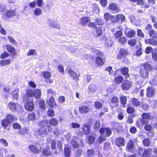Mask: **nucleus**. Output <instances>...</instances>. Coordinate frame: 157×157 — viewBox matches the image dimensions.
<instances>
[{"label": "nucleus", "instance_id": "nucleus-1", "mask_svg": "<svg viewBox=\"0 0 157 157\" xmlns=\"http://www.w3.org/2000/svg\"><path fill=\"white\" fill-rule=\"evenodd\" d=\"M142 117L139 119L137 122L140 124L139 125H144L148 124V120H150L151 117V115L149 113H143L141 115Z\"/></svg>", "mask_w": 157, "mask_h": 157}, {"label": "nucleus", "instance_id": "nucleus-2", "mask_svg": "<svg viewBox=\"0 0 157 157\" xmlns=\"http://www.w3.org/2000/svg\"><path fill=\"white\" fill-rule=\"evenodd\" d=\"M98 56L96 58L95 63L97 66H99L103 65L105 62L103 53L99 50H97L96 52Z\"/></svg>", "mask_w": 157, "mask_h": 157}, {"label": "nucleus", "instance_id": "nucleus-3", "mask_svg": "<svg viewBox=\"0 0 157 157\" xmlns=\"http://www.w3.org/2000/svg\"><path fill=\"white\" fill-rule=\"evenodd\" d=\"M139 154L142 157H153L151 154L152 149L147 148L146 149H143L141 147L138 148Z\"/></svg>", "mask_w": 157, "mask_h": 157}, {"label": "nucleus", "instance_id": "nucleus-4", "mask_svg": "<svg viewBox=\"0 0 157 157\" xmlns=\"http://www.w3.org/2000/svg\"><path fill=\"white\" fill-rule=\"evenodd\" d=\"M99 132L101 134L105 137H109L112 133L111 129L109 128H101Z\"/></svg>", "mask_w": 157, "mask_h": 157}, {"label": "nucleus", "instance_id": "nucleus-5", "mask_svg": "<svg viewBox=\"0 0 157 157\" xmlns=\"http://www.w3.org/2000/svg\"><path fill=\"white\" fill-rule=\"evenodd\" d=\"M25 108L26 110L32 111L34 109L33 102L32 101L28 99L25 104Z\"/></svg>", "mask_w": 157, "mask_h": 157}, {"label": "nucleus", "instance_id": "nucleus-6", "mask_svg": "<svg viewBox=\"0 0 157 157\" xmlns=\"http://www.w3.org/2000/svg\"><path fill=\"white\" fill-rule=\"evenodd\" d=\"M132 86V82L130 81L126 80L122 83L121 87L123 90H126L130 89Z\"/></svg>", "mask_w": 157, "mask_h": 157}, {"label": "nucleus", "instance_id": "nucleus-7", "mask_svg": "<svg viewBox=\"0 0 157 157\" xmlns=\"http://www.w3.org/2000/svg\"><path fill=\"white\" fill-rule=\"evenodd\" d=\"M155 90L152 86H149L147 89L146 95L147 97H151L153 96L155 94Z\"/></svg>", "mask_w": 157, "mask_h": 157}, {"label": "nucleus", "instance_id": "nucleus-8", "mask_svg": "<svg viewBox=\"0 0 157 157\" xmlns=\"http://www.w3.org/2000/svg\"><path fill=\"white\" fill-rule=\"evenodd\" d=\"M134 147V144L133 141L130 140L127 143L126 150L128 151H133Z\"/></svg>", "mask_w": 157, "mask_h": 157}, {"label": "nucleus", "instance_id": "nucleus-9", "mask_svg": "<svg viewBox=\"0 0 157 157\" xmlns=\"http://www.w3.org/2000/svg\"><path fill=\"white\" fill-rule=\"evenodd\" d=\"M109 8L113 13H116L119 11V9L117 6L114 3H111L109 6Z\"/></svg>", "mask_w": 157, "mask_h": 157}, {"label": "nucleus", "instance_id": "nucleus-10", "mask_svg": "<svg viewBox=\"0 0 157 157\" xmlns=\"http://www.w3.org/2000/svg\"><path fill=\"white\" fill-rule=\"evenodd\" d=\"M36 133L41 136H44L48 133L47 132V128H40L36 132Z\"/></svg>", "mask_w": 157, "mask_h": 157}, {"label": "nucleus", "instance_id": "nucleus-11", "mask_svg": "<svg viewBox=\"0 0 157 157\" xmlns=\"http://www.w3.org/2000/svg\"><path fill=\"white\" fill-rule=\"evenodd\" d=\"M116 144L119 147L124 146L125 144L124 139L122 137H119L115 140Z\"/></svg>", "mask_w": 157, "mask_h": 157}, {"label": "nucleus", "instance_id": "nucleus-12", "mask_svg": "<svg viewBox=\"0 0 157 157\" xmlns=\"http://www.w3.org/2000/svg\"><path fill=\"white\" fill-rule=\"evenodd\" d=\"M48 24L49 25V26L52 28H56L59 29L60 26L57 24L56 22L53 21L51 19H49L48 21Z\"/></svg>", "mask_w": 157, "mask_h": 157}, {"label": "nucleus", "instance_id": "nucleus-13", "mask_svg": "<svg viewBox=\"0 0 157 157\" xmlns=\"http://www.w3.org/2000/svg\"><path fill=\"white\" fill-rule=\"evenodd\" d=\"M105 19L107 21L110 20L113 23L115 22V17L110 13H106L104 14Z\"/></svg>", "mask_w": 157, "mask_h": 157}, {"label": "nucleus", "instance_id": "nucleus-14", "mask_svg": "<svg viewBox=\"0 0 157 157\" xmlns=\"http://www.w3.org/2000/svg\"><path fill=\"white\" fill-rule=\"evenodd\" d=\"M120 99L121 104V106L124 108L127 101V97L124 95H121L120 97Z\"/></svg>", "mask_w": 157, "mask_h": 157}, {"label": "nucleus", "instance_id": "nucleus-15", "mask_svg": "<svg viewBox=\"0 0 157 157\" xmlns=\"http://www.w3.org/2000/svg\"><path fill=\"white\" fill-rule=\"evenodd\" d=\"M29 149L33 153L38 154L40 152V150L38 147L35 145H29Z\"/></svg>", "mask_w": 157, "mask_h": 157}, {"label": "nucleus", "instance_id": "nucleus-16", "mask_svg": "<svg viewBox=\"0 0 157 157\" xmlns=\"http://www.w3.org/2000/svg\"><path fill=\"white\" fill-rule=\"evenodd\" d=\"M79 112L82 114L86 113L89 111V108L86 105L80 106L79 108Z\"/></svg>", "mask_w": 157, "mask_h": 157}, {"label": "nucleus", "instance_id": "nucleus-17", "mask_svg": "<svg viewBox=\"0 0 157 157\" xmlns=\"http://www.w3.org/2000/svg\"><path fill=\"white\" fill-rule=\"evenodd\" d=\"M128 69L126 67H124L122 68L121 69V72L122 74L125 76V78H127L129 77L128 74Z\"/></svg>", "mask_w": 157, "mask_h": 157}, {"label": "nucleus", "instance_id": "nucleus-18", "mask_svg": "<svg viewBox=\"0 0 157 157\" xmlns=\"http://www.w3.org/2000/svg\"><path fill=\"white\" fill-rule=\"evenodd\" d=\"M48 105L52 107H54L56 106V104L54 100V98L53 97H50L49 99L46 101Z\"/></svg>", "mask_w": 157, "mask_h": 157}, {"label": "nucleus", "instance_id": "nucleus-19", "mask_svg": "<svg viewBox=\"0 0 157 157\" xmlns=\"http://www.w3.org/2000/svg\"><path fill=\"white\" fill-rule=\"evenodd\" d=\"M83 132L86 134H89L90 133V127L86 123L84 124L82 128Z\"/></svg>", "mask_w": 157, "mask_h": 157}, {"label": "nucleus", "instance_id": "nucleus-20", "mask_svg": "<svg viewBox=\"0 0 157 157\" xmlns=\"http://www.w3.org/2000/svg\"><path fill=\"white\" fill-rule=\"evenodd\" d=\"M122 22L124 21L125 20V17L122 14H118L115 17V21L118 22L120 20Z\"/></svg>", "mask_w": 157, "mask_h": 157}, {"label": "nucleus", "instance_id": "nucleus-21", "mask_svg": "<svg viewBox=\"0 0 157 157\" xmlns=\"http://www.w3.org/2000/svg\"><path fill=\"white\" fill-rule=\"evenodd\" d=\"M145 42L147 44H150L154 46L157 45V41L153 38L146 39L145 40Z\"/></svg>", "mask_w": 157, "mask_h": 157}, {"label": "nucleus", "instance_id": "nucleus-22", "mask_svg": "<svg viewBox=\"0 0 157 157\" xmlns=\"http://www.w3.org/2000/svg\"><path fill=\"white\" fill-rule=\"evenodd\" d=\"M47 95L48 97H53L56 96V92L52 89L49 88L47 90Z\"/></svg>", "mask_w": 157, "mask_h": 157}, {"label": "nucleus", "instance_id": "nucleus-23", "mask_svg": "<svg viewBox=\"0 0 157 157\" xmlns=\"http://www.w3.org/2000/svg\"><path fill=\"white\" fill-rule=\"evenodd\" d=\"M141 68L148 71H149L152 69V67L149 64L144 63L142 66Z\"/></svg>", "mask_w": 157, "mask_h": 157}, {"label": "nucleus", "instance_id": "nucleus-24", "mask_svg": "<svg viewBox=\"0 0 157 157\" xmlns=\"http://www.w3.org/2000/svg\"><path fill=\"white\" fill-rule=\"evenodd\" d=\"M15 11L14 10H8L6 12L5 15L7 17H11L15 16Z\"/></svg>", "mask_w": 157, "mask_h": 157}, {"label": "nucleus", "instance_id": "nucleus-25", "mask_svg": "<svg viewBox=\"0 0 157 157\" xmlns=\"http://www.w3.org/2000/svg\"><path fill=\"white\" fill-rule=\"evenodd\" d=\"M90 21V18L88 17H84L80 20V23L82 25H86Z\"/></svg>", "mask_w": 157, "mask_h": 157}, {"label": "nucleus", "instance_id": "nucleus-26", "mask_svg": "<svg viewBox=\"0 0 157 157\" xmlns=\"http://www.w3.org/2000/svg\"><path fill=\"white\" fill-rule=\"evenodd\" d=\"M113 43V42L111 37L107 38L105 41V46L108 47L111 46Z\"/></svg>", "mask_w": 157, "mask_h": 157}, {"label": "nucleus", "instance_id": "nucleus-27", "mask_svg": "<svg viewBox=\"0 0 157 157\" xmlns=\"http://www.w3.org/2000/svg\"><path fill=\"white\" fill-rule=\"evenodd\" d=\"M38 124L41 128H46V126L48 125V121L47 120H44L40 122Z\"/></svg>", "mask_w": 157, "mask_h": 157}, {"label": "nucleus", "instance_id": "nucleus-28", "mask_svg": "<svg viewBox=\"0 0 157 157\" xmlns=\"http://www.w3.org/2000/svg\"><path fill=\"white\" fill-rule=\"evenodd\" d=\"M140 72L141 76L143 78H146L148 75V71L142 68L140 70Z\"/></svg>", "mask_w": 157, "mask_h": 157}, {"label": "nucleus", "instance_id": "nucleus-29", "mask_svg": "<svg viewBox=\"0 0 157 157\" xmlns=\"http://www.w3.org/2000/svg\"><path fill=\"white\" fill-rule=\"evenodd\" d=\"M106 139L105 136L101 134L97 140V142L99 144H101Z\"/></svg>", "mask_w": 157, "mask_h": 157}, {"label": "nucleus", "instance_id": "nucleus-30", "mask_svg": "<svg viewBox=\"0 0 157 157\" xmlns=\"http://www.w3.org/2000/svg\"><path fill=\"white\" fill-rule=\"evenodd\" d=\"M69 75L74 79H77L78 75L75 72L71 70H69Z\"/></svg>", "mask_w": 157, "mask_h": 157}, {"label": "nucleus", "instance_id": "nucleus-31", "mask_svg": "<svg viewBox=\"0 0 157 157\" xmlns=\"http://www.w3.org/2000/svg\"><path fill=\"white\" fill-rule=\"evenodd\" d=\"M131 101L133 105L136 107L140 106V102L137 99L133 98L132 100Z\"/></svg>", "mask_w": 157, "mask_h": 157}, {"label": "nucleus", "instance_id": "nucleus-32", "mask_svg": "<svg viewBox=\"0 0 157 157\" xmlns=\"http://www.w3.org/2000/svg\"><path fill=\"white\" fill-rule=\"evenodd\" d=\"M127 51L123 49H121L120 51V54L118 56V59H120L123 56H126L127 55Z\"/></svg>", "mask_w": 157, "mask_h": 157}, {"label": "nucleus", "instance_id": "nucleus-33", "mask_svg": "<svg viewBox=\"0 0 157 157\" xmlns=\"http://www.w3.org/2000/svg\"><path fill=\"white\" fill-rule=\"evenodd\" d=\"M40 90L38 89H36L34 91L33 96L36 98H39L40 97Z\"/></svg>", "mask_w": 157, "mask_h": 157}, {"label": "nucleus", "instance_id": "nucleus-34", "mask_svg": "<svg viewBox=\"0 0 157 157\" xmlns=\"http://www.w3.org/2000/svg\"><path fill=\"white\" fill-rule=\"evenodd\" d=\"M28 128L26 127H24L19 129V133L21 135H24L26 133H28Z\"/></svg>", "mask_w": 157, "mask_h": 157}, {"label": "nucleus", "instance_id": "nucleus-35", "mask_svg": "<svg viewBox=\"0 0 157 157\" xmlns=\"http://www.w3.org/2000/svg\"><path fill=\"white\" fill-rule=\"evenodd\" d=\"M6 119L10 122L11 123L13 122L14 121V117L11 114H8L6 116Z\"/></svg>", "mask_w": 157, "mask_h": 157}, {"label": "nucleus", "instance_id": "nucleus-36", "mask_svg": "<svg viewBox=\"0 0 157 157\" xmlns=\"http://www.w3.org/2000/svg\"><path fill=\"white\" fill-rule=\"evenodd\" d=\"M49 123L50 125L54 126L57 125L58 122L56 119L52 118L49 120Z\"/></svg>", "mask_w": 157, "mask_h": 157}, {"label": "nucleus", "instance_id": "nucleus-37", "mask_svg": "<svg viewBox=\"0 0 157 157\" xmlns=\"http://www.w3.org/2000/svg\"><path fill=\"white\" fill-rule=\"evenodd\" d=\"M8 106L10 109L12 111H14L17 109L16 104L12 102L9 103Z\"/></svg>", "mask_w": 157, "mask_h": 157}, {"label": "nucleus", "instance_id": "nucleus-38", "mask_svg": "<svg viewBox=\"0 0 157 157\" xmlns=\"http://www.w3.org/2000/svg\"><path fill=\"white\" fill-rule=\"evenodd\" d=\"M123 32L121 31H118L116 32L114 35L115 39L117 40L122 36Z\"/></svg>", "mask_w": 157, "mask_h": 157}, {"label": "nucleus", "instance_id": "nucleus-39", "mask_svg": "<svg viewBox=\"0 0 157 157\" xmlns=\"http://www.w3.org/2000/svg\"><path fill=\"white\" fill-rule=\"evenodd\" d=\"M92 8L93 11L94 13L97 14L99 13V9L96 4L95 3L93 4L92 5Z\"/></svg>", "mask_w": 157, "mask_h": 157}, {"label": "nucleus", "instance_id": "nucleus-40", "mask_svg": "<svg viewBox=\"0 0 157 157\" xmlns=\"http://www.w3.org/2000/svg\"><path fill=\"white\" fill-rule=\"evenodd\" d=\"M42 153L44 155L46 156H49L51 154V152L49 148H43Z\"/></svg>", "mask_w": 157, "mask_h": 157}, {"label": "nucleus", "instance_id": "nucleus-41", "mask_svg": "<svg viewBox=\"0 0 157 157\" xmlns=\"http://www.w3.org/2000/svg\"><path fill=\"white\" fill-rule=\"evenodd\" d=\"M118 42L121 44H124L127 41V39L125 36H122L117 40Z\"/></svg>", "mask_w": 157, "mask_h": 157}, {"label": "nucleus", "instance_id": "nucleus-42", "mask_svg": "<svg viewBox=\"0 0 157 157\" xmlns=\"http://www.w3.org/2000/svg\"><path fill=\"white\" fill-rule=\"evenodd\" d=\"M97 89V86L94 84H91L89 88V92H94Z\"/></svg>", "mask_w": 157, "mask_h": 157}, {"label": "nucleus", "instance_id": "nucleus-43", "mask_svg": "<svg viewBox=\"0 0 157 157\" xmlns=\"http://www.w3.org/2000/svg\"><path fill=\"white\" fill-rule=\"evenodd\" d=\"M136 32L133 30H131L129 31L127 34V36L129 38L134 37L136 35Z\"/></svg>", "mask_w": 157, "mask_h": 157}, {"label": "nucleus", "instance_id": "nucleus-44", "mask_svg": "<svg viewBox=\"0 0 157 157\" xmlns=\"http://www.w3.org/2000/svg\"><path fill=\"white\" fill-rule=\"evenodd\" d=\"M18 90L19 89L17 88H16L13 91L12 93V95L13 99L14 98L16 99H17L18 96Z\"/></svg>", "mask_w": 157, "mask_h": 157}, {"label": "nucleus", "instance_id": "nucleus-45", "mask_svg": "<svg viewBox=\"0 0 157 157\" xmlns=\"http://www.w3.org/2000/svg\"><path fill=\"white\" fill-rule=\"evenodd\" d=\"M1 124L2 126L6 128L9 125V124H10V122L6 119L1 121Z\"/></svg>", "mask_w": 157, "mask_h": 157}, {"label": "nucleus", "instance_id": "nucleus-46", "mask_svg": "<svg viewBox=\"0 0 157 157\" xmlns=\"http://www.w3.org/2000/svg\"><path fill=\"white\" fill-rule=\"evenodd\" d=\"M28 118L30 121H34L36 119L35 114L34 113H32L28 115Z\"/></svg>", "mask_w": 157, "mask_h": 157}, {"label": "nucleus", "instance_id": "nucleus-47", "mask_svg": "<svg viewBox=\"0 0 157 157\" xmlns=\"http://www.w3.org/2000/svg\"><path fill=\"white\" fill-rule=\"evenodd\" d=\"M11 60L10 59H7L1 61V64L2 66H6L9 65L10 63Z\"/></svg>", "mask_w": 157, "mask_h": 157}, {"label": "nucleus", "instance_id": "nucleus-48", "mask_svg": "<svg viewBox=\"0 0 157 157\" xmlns=\"http://www.w3.org/2000/svg\"><path fill=\"white\" fill-rule=\"evenodd\" d=\"M149 34L150 37L157 39V33L153 29L149 33Z\"/></svg>", "mask_w": 157, "mask_h": 157}, {"label": "nucleus", "instance_id": "nucleus-49", "mask_svg": "<svg viewBox=\"0 0 157 157\" xmlns=\"http://www.w3.org/2000/svg\"><path fill=\"white\" fill-rule=\"evenodd\" d=\"M87 155L89 157L94 156L95 155V152L93 149L87 150Z\"/></svg>", "mask_w": 157, "mask_h": 157}, {"label": "nucleus", "instance_id": "nucleus-50", "mask_svg": "<svg viewBox=\"0 0 157 157\" xmlns=\"http://www.w3.org/2000/svg\"><path fill=\"white\" fill-rule=\"evenodd\" d=\"M136 40L135 39H132L129 40L128 41V44L131 46H134L136 44Z\"/></svg>", "mask_w": 157, "mask_h": 157}, {"label": "nucleus", "instance_id": "nucleus-51", "mask_svg": "<svg viewBox=\"0 0 157 157\" xmlns=\"http://www.w3.org/2000/svg\"><path fill=\"white\" fill-rule=\"evenodd\" d=\"M143 143L144 146L148 147L150 145V141L149 139L146 138L143 140Z\"/></svg>", "mask_w": 157, "mask_h": 157}, {"label": "nucleus", "instance_id": "nucleus-52", "mask_svg": "<svg viewBox=\"0 0 157 157\" xmlns=\"http://www.w3.org/2000/svg\"><path fill=\"white\" fill-rule=\"evenodd\" d=\"M6 47L7 50L9 52L13 53L15 51V48L10 45H7Z\"/></svg>", "mask_w": 157, "mask_h": 157}, {"label": "nucleus", "instance_id": "nucleus-53", "mask_svg": "<svg viewBox=\"0 0 157 157\" xmlns=\"http://www.w3.org/2000/svg\"><path fill=\"white\" fill-rule=\"evenodd\" d=\"M123 80V78L122 76H118L115 78V81L117 83H120Z\"/></svg>", "mask_w": 157, "mask_h": 157}, {"label": "nucleus", "instance_id": "nucleus-54", "mask_svg": "<svg viewBox=\"0 0 157 157\" xmlns=\"http://www.w3.org/2000/svg\"><path fill=\"white\" fill-rule=\"evenodd\" d=\"M44 77L46 79H49L51 77V73L48 71H45L43 73Z\"/></svg>", "mask_w": 157, "mask_h": 157}, {"label": "nucleus", "instance_id": "nucleus-55", "mask_svg": "<svg viewBox=\"0 0 157 157\" xmlns=\"http://www.w3.org/2000/svg\"><path fill=\"white\" fill-rule=\"evenodd\" d=\"M149 82L151 85L157 86V74L155 75L154 79L151 81H150Z\"/></svg>", "mask_w": 157, "mask_h": 157}, {"label": "nucleus", "instance_id": "nucleus-56", "mask_svg": "<svg viewBox=\"0 0 157 157\" xmlns=\"http://www.w3.org/2000/svg\"><path fill=\"white\" fill-rule=\"evenodd\" d=\"M103 148L104 150H107L110 149L111 147L110 144L108 142H106L104 144Z\"/></svg>", "mask_w": 157, "mask_h": 157}, {"label": "nucleus", "instance_id": "nucleus-57", "mask_svg": "<svg viewBox=\"0 0 157 157\" xmlns=\"http://www.w3.org/2000/svg\"><path fill=\"white\" fill-rule=\"evenodd\" d=\"M127 112L128 114L132 113L135 112L134 108L130 106H128L127 108Z\"/></svg>", "mask_w": 157, "mask_h": 157}, {"label": "nucleus", "instance_id": "nucleus-58", "mask_svg": "<svg viewBox=\"0 0 157 157\" xmlns=\"http://www.w3.org/2000/svg\"><path fill=\"white\" fill-rule=\"evenodd\" d=\"M26 95L29 97L33 96L34 91L31 89H29L27 90Z\"/></svg>", "mask_w": 157, "mask_h": 157}, {"label": "nucleus", "instance_id": "nucleus-59", "mask_svg": "<svg viewBox=\"0 0 157 157\" xmlns=\"http://www.w3.org/2000/svg\"><path fill=\"white\" fill-rule=\"evenodd\" d=\"M96 31L97 33V36L99 37L102 35V32L101 28L99 27L98 28H97Z\"/></svg>", "mask_w": 157, "mask_h": 157}, {"label": "nucleus", "instance_id": "nucleus-60", "mask_svg": "<svg viewBox=\"0 0 157 157\" xmlns=\"http://www.w3.org/2000/svg\"><path fill=\"white\" fill-rule=\"evenodd\" d=\"M134 117V116L133 115H130L128 116V120L127 122L129 124H132L133 122L132 118Z\"/></svg>", "mask_w": 157, "mask_h": 157}, {"label": "nucleus", "instance_id": "nucleus-61", "mask_svg": "<svg viewBox=\"0 0 157 157\" xmlns=\"http://www.w3.org/2000/svg\"><path fill=\"white\" fill-rule=\"evenodd\" d=\"M47 115L50 117H52L54 116L53 110L52 109H49L47 111Z\"/></svg>", "mask_w": 157, "mask_h": 157}, {"label": "nucleus", "instance_id": "nucleus-62", "mask_svg": "<svg viewBox=\"0 0 157 157\" xmlns=\"http://www.w3.org/2000/svg\"><path fill=\"white\" fill-rule=\"evenodd\" d=\"M95 23L97 25H101L104 24V21L101 19L97 18L95 20Z\"/></svg>", "mask_w": 157, "mask_h": 157}, {"label": "nucleus", "instance_id": "nucleus-63", "mask_svg": "<svg viewBox=\"0 0 157 157\" xmlns=\"http://www.w3.org/2000/svg\"><path fill=\"white\" fill-rule=\"evenodd\" d=\"M144 126V128L145 130L147 131H151L152 129V127L150 124H146Z\"/></svg>", "mask_w": 157, "mask_h": 157}, {"label": "nucleus", "instance_id": "nucleus-64", "mask_svg": "<svg viewBox=\"0 0 157 157\" xmlns=\"http://www.w3.org/2000/svg\"><path fill=\"white\" fill-rule=\"evenodd\" d=\"M42 10L40 9L37 8L34 11V13L36 15H39L42 14Z\"/></svg>", "mask_w": 157, "mask_h": 157}]
</instances>
